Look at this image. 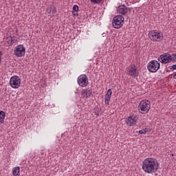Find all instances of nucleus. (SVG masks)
Wrapping results in <instances>:
<instances>
[{"label": "nucleus", "mask_w": 176, "mask_h": 176, "mask_svg": "<svg viewBox=\"0 0 176 176\" xmlns=\"http://www.w3.org/2000/svg\"><path fill=\"white\" fill-rule=\"evenodd\" d=\"M77 82L81 87H86L89 85V78H87V76L81 74L78 77Z\"/></svg>", "instance_id": "9"}, {"label": "nucleus", "mask_w": 176, "mask_h": 176, "mask_svg": "<svg viewBox=\"0 0 176 176\" xmlns=\"http://www.w3.org/2000/svg\"><path fill=\"white\" fill-rule=\"evenodd\" d=\"M126 74L132 78H135L136 76H138V68H137L135 65L132 64L126 68Z\"/></svg>", "instance_id": "8"}, {"label": "nucleus", "mask_w": 176, "mask_h": 176, "mask_svg": "<svg viewBox=\"0 0 176 176\" xmlns=\"http://www.w3.org/2000/svg\"><path fill=\"white\" fill-rule=\"evenodd\" d=\"M74 17L78 16V12H72Z\"/></svg>", "instance_id": "23"}, {"label": "nucleus", "mask_w": 176, "mask_h": 176, "mask_svg": "<svg viewBox=\"0 0 176 176\" xmlns=\"http://www.w3.org/2000/svg\"><path fill=\"white\" fill-rule=\"evenodd\" d=\"M149 131L148 130V129H142L140 131H139V134H146V133H148Z\"/></svg>", "instance_id": "19"}, {"label": "nucleus", "mask_w": 176, "mask_h": 176, "mask_svg": "<svg viewBox=\"0 0 176 176\" xmlns=\"http://www.w3.org/2000/svg\"><path fill=\"white\" fill-rule=\"evenodd\" d=\"M14 40H13V38H10V45H13V43H14Z\"/></svg>", "instance_id": "22"}, {"label": "nucleus", "mask_w": 176, "mask_h": 176, "mask_svg": "<svg viewBox=\"0 0 176 176\" xmlns=\"http://www.w3.org/2000/svg\"><path fill=\"white\" fill-rule=\"evenodd\" d=\"M79 12V6L78 5H74L73 6V11L72 13L78 12Z\"/></svg>", "instance_id": "18"}, {"label": "nucleus", "mask_w": 176, "mask_h": 176, "mask_svg": "<svg viewBox=\"0 0 176 176\" xmlns=\"http://www.w3.org/2000/svg\"><path fill=\"white\" fill-rule=\"evenodd\" d=\"M93 94V91L90 89H84L81 91V96L83 98H89V97H91V95Z\"/></svg>", "instance_id": "12"}, {"label": "nucleus", "mask_w": 176, "mask_h": 176, "mask_svg": "<svg viewBox=\"0 0 176 176\" xmlns=\"http://www.w3.org/2000/svg\"><path fill=\"white\" fill-rule=\"evenodd\" d=\"M12 174L14 176H20V167L16 166L12 170Z\"/></svg>", "instance_id": "15"}, {"label": "nucleus", "mask_w": 176, "mask_h": 176, "mask_svg": "<svg viewBox=\"0 0 176 176\" xmlns=\"http://www.w3.org/2000/svg\"><path fill=\"white\" fill-rule=\"evenodd\" d=\"M174 79H176V74L173 76Z\"/></svg>", "instance_id": "27"}, {"label": "nucleus", "mask_w": 176, "mask_h": 176, "mask_svg": "<svg viewBox=\"0 0 176 176\" xmlns=\"http://www.w3.org/2000/svg\"><path fill=\"white\" fill-rule=\"evenodd\" d=\"M1 57H2V52H0V64H1Z\"/></svg>", "instance_id": "25"}, {"label": "nucleus", "mask_w": 176, "mask_h": 176, "mask_svg": "<svg viewBox=\"0 0 176 176\" xmlns=\"http://www.w3.org/2000/svg\"><path fill=\"white\" fill-rule=\"evenodd\" d=\"M148 38L153 42H160L163 39V33L157 30H151L148 32Z\"/></svg>", "instance_id": "3"}, {"label": "nucleus", "mask_w": 176, "mask_h": 176, "mask_svg": "<svg viewBox=\"0 0 176 176\" xmlns=\"http://www.w3.org/2000/svg\"><path fill=\"white\" fill-rule=\"evenodd\" d=\"M138 122V116L133 114L129 116L125 120L126 124L131 127V126H134V124H137Z\"/></svg>", "instance_id": "10"}, {"label": "nucleus", "mask_w": 176, "mask_h": 176, "mask_svg": "<svg viewBox=\"0 0 176 176\" xmlns=\"http://www.w3.org/2000/svg\"><path fill=\"white\" fill-rule=\"evenodd\" d=\"M6 117V115L5 114V111H0V119H1V123H3V120H5V118Z\"/></svg>", "instance_id": "16"}, {"label": "nucleus", "mask_w": 176, "mask_h": 176, "mask_svg": "<svg viewBox=\"0 0 176 176\" xmlns=\"http://www.w3.org/2000/svg\"><path fill=\"white\" fill-rule=\"evenodd\" d=\"M47 12H48V13H51L52 12V16H54V14H56V13L57 12V10L53 8L51 10H47Z\"/></svg>", "instance_id": "17"}, {"label": "nucleus", "mask_w": 176, "mask_h": 176, "mask_svg": "<svg viewBox=\"0 0 176 176\" xmlns=\"http://www.w3.org/2000/svg\"><path fill=\"white\" fill-rule=\"evenodd\" d=\"M129 9L125 6H120L117 8V12L119 14H123L124 16L129 13Z\"/></svg>", "instance_id": "13"}, {"label": "nucleus", "mask_w": 176, "mask_h": 176, "mask_svg": "<svg viewBox=\"0 0 176 176\" xmlns=\"http://www.w3.org/2000/svg\"><path fill=\"white\" fill-rule=\"evenodd\" d=\"M112 96V89H109L105 94L104 103L105 105H109V102L111 101V97Z\"/></svg>", "instance_id": "14"}, {"label": "nucleus", "mask_w": 176, "mask_h": 176, "mask_svg": "<svg viewBox=\"0 0 176 176\" xmlns=\"http://www.w3.org/2000/svg\"><path fill=\"white\" fill-rule=\"evenodd\" d=\"M14 54L16 57H24L25 56V47L23 45H16L14 50Z\"/></svg>", "instance_id": "6"}, {"label": "nucleus", "mask_w": 176, "mask_h": 176, "mask_svg": "<svg viewBox=\"0 0 176 176\" xmlns=\"http://www.w3.org/2000/svg\"><path fill=\"white\" fill-rule=\"evenodd\" d=\"M102 0H91V3H100Z\"/></svg>", "instance_id": "21"}, {"label": "nucleus", "mask_w": 176, "mask_h": 176, "mask_svg": "<svg viewBox=\"0 0 176 176\" xmlns=\"http://www.w3.org/2000/svg\"><path fill=\"white\" fill-rule=\"evenodd\" d=\"M157 60L162 64H168V63H171V54L168 53L163 54L158 57Z\"/></svg>", "instance_id": "11"}, {"label": "nucleus", "mask_w": 176, "mask_h": 176, "mask_svg": "<svg viewBox=\"0 0 176 176\" xmlns=\"http://www.w3.org/2000/svg\"><path fill=\"white\" fill-rule=\"evenodd\" d=\"M160 166V164L156 158L148 157L144 160L142 168L146 174H153V173H156L159 170Z\"/></svg>", "instance_id": "1"}, {"label": "nucleus", "mask_w": 176, "mask_h": 176, "mask_svg": "<svg viewBox=\"0 0 176 176\" xmlns=\"http://www.w3.org/2000/svg\"><path fill=\"white\" fill-rule=\"evenodd\" d=\"M113 27L117 30L122 28L123 24H124V18L122 15H117L113 19Z\"/></svg>", "instance_id": "4"}, {"label": "nucleus", "mask_w": 176, "mask_h": 176, "mask_svg": "<svg viewBox=\"0 0 176 176\" xmlns=\"http://www.w3.org/2000/svg\"><path fill=\"white\" fill-rule=\"evenodd\" d=\"M171 61H175L176 62V54H173L171 55Z\"/></svg>", "instance_id": "20"}, {"label": "nucleus", "mask_w": 176, "mask_h": 176, "mask_svg": "<svg viewBox=\"0 0 176 176\" xmlns=\"http://www.w3.org/2000/svg\"><path fill=\"white\" fill-rule=\"evenodd\" d=\"M10 85L12 89H19L21 85V79L18 76H13L10 79Z\"/></svg>", "instance_id": "7"}, {"label": "nucleus", "mask_w": 176, "mask_h": 176, "mask_svg": "<svg viewBox=\"0 0 176 176\" xmlns=\"http://www.w3.org/2000/svg\"><path fill=\"white\" fill-rule=\"evenodd\" d=\"M172 68H173V69H176V65H173L172 66Z\"/></svg>", "instance_id": "26"}, {"label": "nucleus", "mask_w": 176, "mask_h": 176, "mask_svg": "<svg viewBox=\"0 0 176 176\" xmlns=\"http://www.w3.org/2000/svg\"><path fill=\"white\" fill-rule=\"evenodd\" d=\"M95 115H96V116H100V111H96Z\"/></svg>", "instance_id": "24"}, {"label": "nucleus", "mask_w": 176, "mask_h": 176, "mask_svg": "<svg viewBox=\"0 0 176 176\" xmlns=\"http://www.w3.org/2000/svg\"><path fill=\"white\" fill-rule=\"evenodd\" d=\"M147 68L149 72H157L160 69V63L155 60H151L147 65Z\"/></svg>", "instance_id": "5"}, {"label": "nucleus", "mask_w": 176, "mask_h": 176, "mask_svg": "<svg viewBox=\"0 0 176 176\" xmlns=\"http://www.w3.org/2000/svg\"><path fill=\"white\" fill-rule=\"evenodd\" d=\"M139 112L142 113V115H145V113H148L149 112V109H151V102L148 100H143L140 101L138 106Z\"/></svg>", "instance_id": "2"}]
</instances>
